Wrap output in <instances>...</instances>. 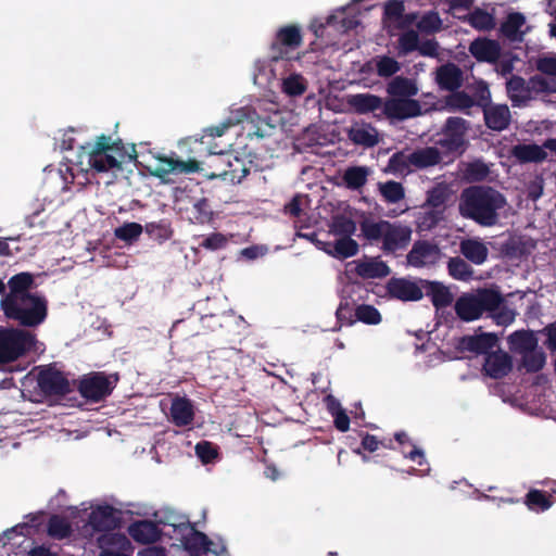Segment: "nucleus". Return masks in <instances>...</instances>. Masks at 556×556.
<instances>
[{
    "label": "nucleus",
    "mask_w": 556,
    "mask_h": 556,
    "mask_svg": "<svg viewBox=\"0 0 556 556\" xmlns=\"http://www.w3.org/2000/svg\"><path fill=\"white\" fill-rule=\"evenodd\" d=\"M507 204L505 195L493 187L476 185L460 193L459 213L480 226L492 227L498 223L500 211Z\"/></svg>",
    "instance_id": "f257e3e1"
},
{
    "label": "nucleus",
    "mask_w": 556,
    "mask_h": 556,
    "mask_svg": "<svg viewBox=\"0 0 556 556\" xmlns=\"http://www.w3.org/2000/svg\"><path fill=\"white\" fill-rule=\"evenodd\" d=\"M232 152H205L203 160H198L199 170L207 179L220 178L231 184H240L250 173V164Z\"/></svg>",
    "instance_id": "f03ea898"
},
{
    "label": "nucleus",
    "mask_w": 556,
    "mask_h": 556,
    "mask_svg": "<svg viewBox=\"0 0 556 556\" xmlns=\"http://www.w3.org/2000/svg\"><path fill=\"white\" fill-rule=\"evenodd\" d=\"M1 309L7 318L18 325L35 328L41 325L48 316V301L39 294L25 295L11 302L1 303Z\"/></svg>",
    "instance_id": "7ed1b4c3"
},
{
    "label": "nucleus",
    "mask_w": 556,
    "mask_h": 556,
    "mask_svg": "<svg viewBox=\"0 0 556 556\" xmlns=\"http://www.w3.org/2000/svg\"><path fill=\"white\" fill-rule=\"evenodd\" d=\"M504 303V298L494 289H478L476 293H464L457 298L454 309L463 321L479 319L484 312H495Z\"/></svg>",
    "instance_id": "20e7f679"
},
{
    "label": "nucleus",
    "mask_w": 556,
    "mask_h": 556,
    "mask_svg": "<svg viewBox=\"0 0 556 556\" xmlns=\"http://www.w3.org/2000/svg\"><path fill=\"white\" fill-rule=\"evenodd\" d=\"M469 128V122L463 117H447L438 134L437 147L445 156L463 155L468 148L467 132Z\"/></svg>",
    "instance_id": "39448f33"
},
{
    "label": "nucleus",
    "mask_w": 556,
    "mask_h": 556,
    "mask_svg": "<svg viewBox=\"0 0 556 556\" xmlns=\"http://www.w3.org/2000/svg\"><path fill=\"white\" fill-rule=\"evenodd\" d=\"M36 337L25 329L0 328V365H7L26 355L35 345Z\"/></svg>",
    "instance_id": "423d86ee"
},
{
    "label": "nucleus",
    "mask_w": 556,
    "mask_h": 556,
    "mask_svg": "<svg viewBox=\"0 0 556 556\" xmlns=\"http://www.w3.org/2000/svg\"><path fill=\"white\" fill-rule=\"evenodd\" d=\"M119 381V375L91 371L83 375L77 381V391L91 403H99L109 397Z\"/></svg>",
    "instance_id": "0eeeda50"
},
{
    "label": "nucleus",
    "mask_w": 556,
    "mask_h": 556,
    "mask_svg": "<svg viewBox=\"0 0 556 556\" xmlns=\"http://www.w3.org/2000/svg\"><path fill=\"white\" fill-rule=\"evenodd\" d=\"M303 36L301 27L289 24L280 27L269 47V58L274 62L291 60L293 53L302 46Z\"/></svg>",
    "instance_id": "6e6552de"
},
{
    "label": "nucleus",
    "mask_w": 556,
    "mask_h": 556,
    "mask_svg": "<svg viewBox=\"0 0 556 556\" xmlns=\"http://www.w3.org/2000/svg\"><path fill=\"white\" fill-rule=\"evenodd\" d=\"M198 157H189L187 161L178 160L173 156H155V163L149 170L152 176L166 180L170 174H191L199 170Z\"/></svg>",
    "instance_id": "1a4fd4ad"
},
{
    "label": "nucleus",
    "mask_w": 556,
    "mask_h": 556,
    "mask_svg": "<svg viewBox=\"0 0 556 556\" xmlns=\"http://www.w3.org/2000/svg\"><path fill=\"white\" fill-rule=\"evenodd\" d=\"M108 148V139L102 134L97 137L88 151V165L98 173L121 169L122 167V161L113 155L112 152H109Z\"/></svg>",
    "instance_id": "9d476101"
},
{
    "label": "nucleus",
    "mask_w": 556,
    "mask_h": 556,
    "mask_svg": "<svg viewBox=\"0 0 556 556\" xmlns=\"http://www.w3.org/2000/svg\"><path fill=\"white\" fill-rule=\"evenodd\" d=\"M421 115V105L418 100L410 98H389L384 101L383 110L377 118L405 121Z\"/></svg>",
    "instance_id": "9b49d317"
},
{
    "label": "nucleus",
    "mask_w": 556,
    "mask_h": 556,
    "mask_svg": "<svg viewBox=\"0 0 556 556\" xmlns=\"http://www.w3.org/2000/svg\"><path fill=\"white\" fill-rule=\"evenodd\" d=\"M37 383L40 391L48 396H64L72 390L65 375L51 366L45 367L38 372Z\"/></svg>",
    "instance_id": "f8f14e48"
},
{
    "label": "nucleus",
    "mask_w": 556,
    "mask_h": 556,
    "mask_svg": "<svg viewBox=\"0 0 556 556\" xmlns=\"http://www.w3.org/2000/svg\"><path fill=\"white\" fill-rule=\"evenodd\" d=\"M498 343V337L493 332L467 334L457 339L455 344L459 352H471L476 355H488Z\"/></svg>",
    "instance_id": "ddd939ff"
},
{
    "label": "nucleus",
    "mask_w": 556,
    "mask_h": 556,
    "mask_svg": "<svg viewBox=\"0 0 556 556\" xmlns=\"http://www.w3.org/2000/svg\"><path fill=\"white\" fill-rule=\"evenodd\" d=\"M387 290L390 296L404 302L419 301L424 296L421 279L417 282L406 278H392L387 285Z\"/></svg>",
    "instance_id": "4468645a"
},
{
    "label": "nucleus",
    "mask_w": 556,
    "mask_h": 556,
    "mask_svg": "<svg viewBox=\"0 0 556 556\" xmlns=\"http://www.w3.org/2000/svg\"><path fill=\"white\" fill-rule=\"evenodd\" d=\"M513 369L511 356L498 349L491 351L484 358L482 370L492 379H502L507 376Z\"/></svg>",
    "instance_id": "2eb2a0df"
},
{
    "label": "nucleus",
    "mask_w": 556,
    "mask_h": 556,
    "mask_svg": "<svg viewBox=\"0 0 556 556\" xmlns=\"http://www.w3.org/2000/svg\"><path fill=\"white\" fill-rule=\"evenodd\" d=\"M469 53L480 63L495 64L502 52L498 41L486 37H478L468 47Z\"/></svg>",
    "instance_id": "dca6fc26"
},
{
    "label": "nucleus",
    "mask_w": 556,
    "mask_h": 556,
    "mask_svg": "<svg viewBox=\"0 0 556 556\" xmlns=\"http://www.w3.org/2000/svg\"><path fill=\"white\" fill-rule=\"evenodd\" d=\"M412 230L407 226L400 224H392L389 222L382 247L384 253H394L397 250L405 249L410 241Z\"/></svg>",
    "instance_id": "f3484780"
},
{
    "label": "nucleus",
    "mask_w": 556,
    "mask_h": 556,
    "mask_svg": "<svg viewBox=\"0 0 556 556\" xmlns=\"http://www.w3.org/2000/svg\"><path fill=\"white\" fill-rule=\"evenodd\" d=\"M177 531L181 534L180 542L184 548L190 553L210 551L211 540L203 532L198 531L190 522L180 523Z\"/></svg>",
    "instance_id": "a211bd4d"
},
{
    "label": "nucleus",
    "mask_w": 556,
    "mask_h": 556,
    "mask_svg": "<svg viewBox=\"0 0 556 556\" xmlns=\"http://www.w3.org/2000/svg\"><path fill=\"white\" fill-rule=\"evenodd\" d=\"M346 102L356 114L372 113L375 117L382 112L384 105L381 97L368 92L350 94Z\"/></svg>",
    "instance_id": "6ab92c4d"
},
{
    "label": "nucleus",
    "mask_w": 556,
    "mask_h": 556,
    "mask_svg": "<svg viewBox=\"0 0 556 556\" xmlns=\"http://www.w3.org/2000/svg\"><path fill=\"white\" fill-rule=\"evenodd\" d=\"M90 526L98 532L112 531L119 527L117 510L110 505L99 506L89 515Z\"/></svg>",
    "instance_id": "aec40b11"
},
{
    "label": "nucleus",
    "mask_w": 556,
    "mask_h": 556,
    "mask_svg": "<svg viewBox=\"0 0 556 556\" xmlns=\"http://www.w3.org/2000/svg\"><path fill=\"white\" fill-rule=\"evenodd\" d=\"M435 80L440 89L456 91L463 86L464 73L456 64L446 63L437 68Z\"/></svg>",
    "instance_id": "412c9836"
},
{
    "label": "nucleus",
    "mask_w": 556,
    "mask_h": 556,
    "mask_svg": "<svg viewBox=\"0 0 556 556\" xmlns=\"http://www.w3.org/2000/svg\"><path fill=\"white\" fill-rule=\"evenodd\" d=\"M439 254V249L435 244L429 241H416L412 250L407 254V263L413 267H424L427 264L434 263Z\"/></svg>",
    "instance_id": "4be33fe9"
},
{
    "label": "nucleus",
    "mask_w": 556,
    "mask_h": 556,
    "mask_svg": "<svg viewBox=\"0 0 556 556\" xmlns=\"http://www.w3.org/2000/svg\"><path fill=\"white\" fill-rule=\"evenodd\" d=\"M235 125H236L235 121H232L231 118H227L225 122L220 123L219 125L205 128L203 130L204 136L202 138H200V139L189 138L188 143H189L190 153L195 154L197 157L198 156L201 157L202 156L201 152L211 151V149L208 147V142H204L205 137H211V138L222 137L223 135H225V132L230 127H232Z\"/></svg>",
    "instance_id": "5701e85b"
},
{
    "label": "nucleus",
    "mask_w": 556,
    "mask_h": 556,
    "mask_svg": "<svg viewBox=\"0 0 556 556\" xmlns=\"http://www.w3.org/2000/svg\"><path fill=\"white\" fill-rule=\"evenodd\" d=\"M128 533L135 542L150 544L160 540L162 531L156 522L143 519L131 523Z\"/></svg>",
    "instance_id": "b1692460"
},
{
    "label": "nucleus",
    "mask_w": 556,
    "mask_h": 556,
    "mask_svg": "<svg viewBox=\"0 0 556 556\" xmlns=\"http://www.w3.org/2000/svg\"><path fill=\"white\" fill-rule=\"evenodd\" d=\"M34 286V276L23 271L12 276L8 281L9 292L1 300V303L11 302L25 295H34L30 289Z\"/></svg>",
    "instance_id": "393cba45"
},
{
    "label": "nucleus",
    "mask_w": 556,
    "mask_h": 556,
    "mask_svg": "<svg viewBox=\"0 0 556 556\" xmlns=\"http://www.w3.org/2000/svg\"><path fill=\"white\" fill-rule=\"evenodd\" d=\"M484 123L494 131H502L509 126L510 111L506 104L489 105L483 109Z\"/></svg>",
    "instance_id": "a878e982"
},
{
    "label": "nucleus",
    "mask_w": 556,
    "mask_h": 556,
    "mask_svg": "<svg viewBox=\"0 0 556 556\" xmlns=\"http://www.w3.org/2000/svg\"><path fill=\"white\" fill-rule=\"evenodd\" d=\"M424 293L430 298L432 305L437 308H445L453 302V294L450 289L439 281L421 279Z\"/></svg>",
    "instance_id": "bb28decb"
},
{
    "label": "nucleus",
    "mask_w": 556,
    "mask_h": 556,
    "mask_svg": "<svg viewBox=\"0 0 556 556\" xmlns=\"http://www.w3.org/2000/svg\"><path fill=\"white\" fill-rule=\"evenodd\" d=\"M442 155L444 154L437 146L418 148L409 153V162L413 167L422 169L439 165L442 162Z\"/></svg>",
    "instance_id": "cd10ccee"
},
{
    "label": "nucleus",
    "mask_w": 556,
    "mask_h": 556,
    "mask_svg": "<svg viewBox=\"0 0 556 556\" xmlns=\"http://www.w3.org/2000/svg\"><path fill=\"white\" fill-rule=\"evenodd\" d=\"M172 422L177 427H187L194 419L193 405L189 399L177 397L170 405Z\"/></svg>",
    "instance_id": "c85d7f7f"
},
{
    "label": "nucleus",
    "mask_w": 556,
    "mask_h": 556,
    "mask_svg": "<svg viewBox=\"0 0 556 556\" xmlns=\"http://www.w3.org/2000/svg\"><path fill=\"white\" fill-rule=\"evenodd\" d=\"M526 24V16L520 12L508 13L506 20L501 24L500 33L510 41H521L525 31L521 27Z\"/></svg>",
    "instance_id": "c756f323"
},
{
    "label": "nucleus",
    "mask_w": 556,
    "mask_h": 556,
    "mask_svg": "<svg viewBox=\"0 0 556 556\" xmlns=\"http://www.w3.org/2000/svg\"><path fill=\"white\" fill-rule=\"evenodd\" d=\"M511 155L516 157L521 164L526 163H542L547 159L543 144H517L511 149Z\"/></svg>",
    "instance_id": "7c9ffc66"
},
{
    "label": "nucleus",
    "mask_w": 556,
    "mask_h": 556,
    "mask_svg": "<svg viewBox=\"0 0 556 556\" xmlns=\"http://www.w3.org/2000/svg\"><path fill=\"white\" fill-rule=\"evenodd\" d=\"M522 503L530 511L543 513L548 510L555 503V497L552 494L539 489H530L525 495Z\"/></svg>",
    "instance_id": "2f4dec72"
},
{
    "label": "nucleus",
    "mask_w": 556,
    "mask_h": 556,
    "mask_svg": "<svg viewBox=\"0 0 556 556\" xmlns=\"http://www.w3.org/2000/svg\"><path fill=\"white\" fill-rule=\"evenodd\" d=\"M460 253L476 265L483 264L489 255L486 245L476 239H466L460 242Z\"/></svg>",
    "instance_id": "473e14b6"
},
{
    "label": "nucleus",
    "mask_w": 556,
    "mask_h": 556,
    "mask_svg": "<svg viewBox=\"0 0 556 556\" xmlns=\"http://www.w3.org/2000/svg\"><path fill=\"white\" fill-rule=\"evenodd\" d=\"M387 92L392 98H410L418 93V88L414 80L396 76L388 84Z\"/></svg>",
    "instance_id": "72a5a7b5"
},
{
    "label": "nucleus",
    "mask_w": 556,
    "mask_h": 556,
    "mask_svg": "<svg viewBox=\"0 0 556 556\" xmlns=\"http://www.w3.org/2000/svg\"><path fill=\"white\" fill-rule=\"evenodd\" d=\"M361 231L362 236L369 241L370 243L379 242L383 240L387 228H389L388 220H378L374 222L371 219L365 218L361 222Z\"/></svg>",
    "instance_id": "f704fd0d"
},
{
    "label": "nucleus",
    "mask_w": 556,
    "mask_h": 556,
    "mask_svg": "<svg viewBox=\"0 0 556 556\" xmlns=\"http://www.w3.org/2000/svg\"><path fill=\"white\" fill-rule=\"evenodd\" d=\"M355 271L365 279L383 278L390 274V268L382 261H366L357 263Z\"/></svg>",
    "instance_id": "c9c22d12"
},
{
    "label": "nucleus",
    "mask_w": 556,
    "mask_h": 556,
    "mask_svg": "<svg viewBox=\"0 0 556 556\" xmlns=\"http://www.w3.org/2000/svg\"><path fill=\"white\" fill-rule=\"evenodd\" d=\"M509 343L515 350L527 353L536 349L538 339L532 331L518 330L509 336Z\"/></svg>",
    "instance_id": "e433bc0d"
},
{
    "label": "nucleus",
    "mask_w": 556,
    "mask_h": 556,
    "mask_svg": "<svg viewBox=\"0 0 556 556\" xmlns=\"http://www.w3.org/2000/svg\"><path fill=\"white\" fill-rule=\"evenodd\" d=\"M450 198V191L446 186L442 184L435 185L427 191L425 206L438 208L445 212L446 202Z\"/></svg>",
    "instance_id": "4c0bfd02"
},
{
    "label": "nucleus",
    "mask_w": 556,
    "mask_h": 556,
    "mask_svg": "<svg viewBox=\"0 0 556 556\" xmlns=\"http://www.w3.org/2000/svg\"><path fill=\"white\" fill-rule=\"evenodd\" d=\"M357 252L358 243L351 237L337 239L332 243V249L328 251L329 254L337 258H349L356 255Z\"/></svg>",
    "instance_id": "58836bf2"
},
{
    "label": "nucleus",
    "mask_w": 556,
    "mask_h": 556,
    "mask_svg": "<svg viewBox=\"0 0 556 556\" xmlns=\"http://www.w3.org/2000/svg\"><path fill=\"white\" fill-rule=\"evenodd\" d=\"M368 168L364 166L349 167L343 174V181L346 188L357 190L366 185Z\"/></svg>",
    "instance_id": "ea45409f"
},
{
    "label": "nucleus",
    "mask_w": 556,
    "mask_h": 556,
    "mask_svg": "<svg viewBox=\"0 0 556 556\" xmlns=\"http://www.w3.org/2000/svg\"><path fill=\"white\" fill-rule=\"evenodd\" d=\"M469 24L477 30L488 31L495 27V17L480 8H476L468 16Z\"/></svg>",
    "instance_id": "a19ab883"
},
{
    "label": "nucleus",
    "mask_w": 556,
    "mask_h": 556,
    "mask_svg": "<svg viewBox=\"0 0 556 556\" xmlns=\"http://www.w3.org/2000/svg\"><path fill=\"white\" fill-rule=\"evenodd\" d=\"M445 104L451 111H466L476 105V100L465 91H451L445 97Z\"/></svg>",
    "instance_id": "79ce46f5"
},
{
    "label": "nucleus",
    "mask_w": 556,
    "mask_h": 556,
    "mask_svg": "<svg viewBox=\"0 0 556 556\" xmlns=\"http://www.w3.org/2000/svg\"><path fill=\"white\" fill-rule=\"evenodd\" d=\"M395 441L402 446V454L405 458L414 462H418L421 465V458H424V452L412 443L406 432L400 431L394 434Z\"/></svg>",
    "instance_id": "37998d69"
},
{
    "label": "nucleus",
    "mask_w": 556,
    "mask_h": 556,
    "mask_svg": "<svg viewBox=\"0 0 556 556\" xmlns=\"http://www.w3.org/2000/svg\"><path fill=\"white\" fill-rule=\"evenodd\" d=\"M49 536L58 540L66 539L72 534V527L70 522L59 515H53L48 521Z\"/></svg>",
    "instance_id": "c03bdc74"
},
{
    "label": "nucleus",
    "mask_w": 556,
    "mask_h": 556,
    "mask_svg": "<svg viewBox=\"0 0 556 556\" xmlns=\"http://www.w3.org/2000/svg\"><path fill=\"white\" fill-rule=\"evenodd\" d=\"M448 274L457 280L467 281L471 279L473 269L472 267L463 258L456 256L451 257L447 262Z\"/></svg>",
    "instance_id": "a18cd8bd"
},
{
    "label": "nucleus",
    "mask_w": 556,
    "mask_h": 556,
    "mask_svg": "<svg viewBox=\"0 0 556 556\" xmlns=\"http://www.w3.org/2000/svg\"><path fill=\"white\" fill-rule=\"evenodd\" d=\"M379 191L388 203H397L405 198L403 185L394 180L380 182Z\"/></svg>",
    "instance_id": "49530a36"
},
{
    "label": "nucleus",
    "mask_w": 556,
    "mask_h": 556,
    "mask_svg": "<svg viewBox=\"0 0 556 556\" xmlns=\"http://www.w3.org/2000/svg\"><path fill=\"white\" fill-rule=\"evenodd\" d=\"M143 229L149 238L159 242L168 240L173 235L170 225L166 220L147 223Z\"/></svg>",
    "instance_id": "de8ad7c7"
},
{
    "label": "nucleus",
    "mask_w": 556,
    "mask_h": 556,
    "mask_svg": "<svg viewBox=\"0 0 556 556\" xmlns=\"http://www.w3.org/2000/svg\"><path fill=\"white\" fill-rule=\"evenodd\" d=\"M356 223L344 215H337L332 218L330 231L336 235L343 237H352L356 231Z\"/></svg>",
    "instance_id": "09e8293b"
},
{
    "label": "nucleus",
    "mask_w": 556,
    "mask_h": 556,
    "mask_svg": "<svg viewBox=\"0 0 556 556\" xmlns=\"http://www.w3.org/2000/svg\"><path fill=\"white\" fill-rule=\"evenodd\" d=\"M376 64V72L379 77H391L401 70L400 63L392 56L378 55L372 59Z\"/></svg>",
    "instance_id": "8fccbe9b"
},
{
    "label": "nucleus",
    "mask_w": 556,
    "mask_h": 556,
    "mask_svg": "<svg viewBox=\"0 0 556 556\" xmlns=\"http://www.w3.org/2000/svg\"><path fill=\"white\" fill-rule=\"evenodd\" d=\"M142 231H143L142 225L131 222V223H125L122 226L115 228L114 236L116 239L130 244L134 241L138 240L140 235L142 233Z\"/></svg>",
    "instance_id": "3c124183"
},
{
    "label": "nucleus",
    "mask_w": 556,
    "mask_h": 556,
    "mask_svg": "<svg viewBox=\"0 0 556 556\" xmlns=\"http://www.w3.org/2000/svg\"><path fill=\"white\" fill-rule=\"evenodd\" d=\"M349 138L356 144L371 148L378 143V136L375 129L364 127L352 128Z\"/></svg>",
    "instance_id": "603ef678"
},
{
    "label": "nucleus",
    "mask_w": 556,
    "mask_h": 556,
    "mask_svg": "<svg viewBox=\"0 0 556 556\" xmlns=\"http://www.w3.org/2000/svg\"><path fill=\"white\" fill-rule=\"evenodd\" d=\"M546 362V355L541 350H532L522 355V366L527 372L540 371Z\"/></svg>",
    "instance_id": "864d4df0"
},
{
    "label": "nucleus",
    "mask_w": 556,
    "mask_h": 556,
    "mask_svg": "<svg viewBox=\"0 0 556 556\" xmlns=\"http://www.w3.org/2000/svg\"><path fill=\"white\" fill-rule=\"evenodd\" d=\"M422 212L419 214L418 223L422 229L431 230L435 228L444 218V212L433 207L422 206Z\"/></svg>",
    "instance_id": "5fc2aeb1"
},
{
    "label": "nucleus",
    "mask_w": 556,
    "mask_h": 556,
    "mask_svg": "<svg viewBox=\"0 0 556 556\" xmlns=\"http://www.w3.org/2000/svg\"><path fill=\"white\" fill-rule=\"evenodd\" d=\"M306 88L305 79L298 74H292L282 80V91L290 97L302 96Z\"/></svg>",
    "instance_id": "6e6d98bb"
},
{
    "label": "nucleus",
    "mask_w": 556,
    "mask_h": 556,
    "mask_svg": "<svg viewBox=\"0 0 556 556\" xmlns=\"http://www.w3.org/2000/svg\"><path fill=\"white\" fill-rule=\"evenodd\" d=\"M442 27V21L437 11H429L425 13L417 23V28L421 33L434 34Z\"/></svg>",
    "instance_id": "4d7b16f0"
},
{
    "label": "nucleus",
    "mask_w": 556,
    "mask_h": 556,
    "mask_svg": "<svg viewBox=\"0 0 556 556\" xmlns=\"http://www.w3.org/2000/svg\"><path fill=\"white\" fill-rule=\"evenodd\" d=\"M356 321H362L366 325H378L381 321L380 312L372 305L361 304L355 308Z\"/></svg>",
    "instance_id": "13d9d810"
},
{
    "label": "nucleus",
    "mask_w": 556,
    "mask_h": 556,
    "mask_svg": "<svg viewBox=\"0 0 556 556\" xmlns=\"http://www.w3.org/2000/svg\"><path fill=\"white\" fill-rule=\"evenodd\" d=\"M337 327L334 330H340L342 326H352L356 323L355 309L353 311L351 304L348 301H341L337 311Z\"/></svg>",
    "instance_id": "bf43d9fd"
},
{
    "label": "nucleus",
    "mask_w": 556,
    "mask_h": 556,
    "mask_svg": "<svg viewBox=\"0 0 556 556\" xmlns=\"http://www.w3.org/2000/svg\"><path fill=\"white\" fill-rule=\"evenodd\" d=\"M104 137L108 139V151L112 152V154H117L121 160L124 161L125 156L128 157V161H136L137 160V151L135 144L131 146V151L127 152L122 139H117L115 141L112 140L111 136L104 135Z\"/></svg>",
    "instance_id": "052dcab7"
},
{
    "label": "nucleus",
    "mask_w": 556,
    "mask_h": 556,
    "mask_svg": "<svg viewBox=\"0 0 556 556\" xmlns=\"http://www.w3.org/2000/svg\"><path fill=\"white\" fill-rule=\"evenodd\" d=\"M465 174L470 181H483L489 176L490 168L483 161L476 160L467 164Z\"/></svg>",
    "instance_id": "680f3d73"
},
{
    "label": "nucleus",
    "mask_w": 556,
    "mask_h": 556,
    "mask_svg": "<svg viewBox=\"0 0 556 556\" xmlns=\"http://www.w3.org/2000/svg\"><path fill=\"white\" fill-rule=\"evenodd\" d=\"M413 165L409 162V154L403 151L395 152L388 162V168L395 174H404L410 170Z\"/></svg>",
    "instance_id": "e2e57ef3"
},
{
    "label": "nucleus",
    "mask_w": 556,
    "mask_h": 556,
    "mask_svg": "<svg viewBox=\"0 0 556 556\" xmlns=\"http://www.w3.org/2000/svg\"><path fill=\"white\" fill-rule=\"evenodd\" d=\"M419 43V36L417 31L409 29L399 37V50L400 54L407 55L408 53L416 51Z\"/></svg>",
    "instance_id": "0e129e2a"
},
{
    "label": "nucleus",
    "mask_w": 556,
    "mask_h": 556,
    "mask_svg": "<svg viewBox=\"0 0 556 556\" xmlns=\"http://www.w3.org/2000/svg\"><path fill=\"white\" fill-rule=\"evenodd\" d=\"M535 68L543 75L556 78V55L543 54L535 60Z\"/></svg>",
    "instance_id": "69168bd1"
},
{
    "label": "nucleus",
    "mask_w": 556,
    "mask_h": 556,
    "mask_svg": "<svg viewBox=\"0 0 556 556\" xmlns=\"http://www.w3.org/2000/svg\"><path fill=\"white\" fill-rule=\"evenodd\" d=\"M195 454L203 464H210L218 456L217 448L208 441L197 443Z\"/></svg>",
    "instance_id": "338daca9"
},
{
    "label": "nucleus",
    "mask_w": 556,
    "mask_h": 556,
    "mask_svg": "<svg viewBox=\"0 0 556 556\" xmlns=\"http://www.w3.org/2000/svg\"><path fill=\"white\" fill-rule=\"evenodd\" d=\"M227 244V236L222 232H213L201 241L200 247L205 250L217 251L226 248Z\"/></svg>",
    "instance_id": "774afa93"
}]
</instances>
